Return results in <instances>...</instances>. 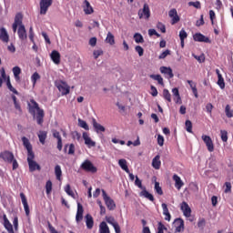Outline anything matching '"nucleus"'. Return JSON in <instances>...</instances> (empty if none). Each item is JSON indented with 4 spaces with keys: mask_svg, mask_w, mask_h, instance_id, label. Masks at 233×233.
Here are the masks:
<instances>
[{
    "mask_svg": "<svg viewBox=\"0 0 233 233\" xmlns=\"http://www.w3.org/2000/svg\"><path fill=\"white\" fill-rule=\"evenodd\" d=\"M29 106V113L35 116V110H36V123L37 125L42 126L43 123H45V110L41 109L39 107V104L35 102V100L31 99L30 103L28 104Z\"/></svg>",
    "mask_w": 233,
    "mask_h": 233,
    "instance_id": "f257e3e1",
    "label": "nucleus"
},
{
    "mask_svg": "<svg viewBox=\"0 0 233 233\" xmlns=\"http://www.w3.org/2000/svg\"><path fill=\"white\" fill-rule=\"evenodd\" d=\"M34 159H35V155L33 153L27 155V163L29 165V172H35V170H41V166L37 164Z\"/></svg>",
    "mask_w": 233,
    "mask_h": 233,
    "instance_id": "f03ea898",
    "label": "nucleus"
},
{
    "mask_svg": "<svg viewBox=\"0 0 233 233\" xmlns=\"http://www.w3.org/2000/svg\"><path fill=\"white\" fill-rule=\"evenodd\" d=\"M56 86L61 92L62 96H68L70 94V86L63 80L56 82Z\"/></svg>",
    "mask_w": 233,
    "mask_h": 233,
    "instance_id": "7ed1b4c3",
    "label": "nucleus"
},
{
    "mask_svg": "<svg viewBox=\"0 0 233 233\" xmlns=\"http://www.w3.org/2000/svg\"><path fill=\"white\" fill-rule=\"evenodd\" d=\"M102 197L106 203V207L109 210H116V202L114 201V199H112L110 197H108V195L106 194V191H105V189H102Z\"/></svg>",
    "mask_w": 233,
    "mask_h": 233,
    "instance_id": "20e7f679",
    "label": "nucleus"
},
{
    "mask_svg": "<svg viewBox=\"0 0 233 233\" xmlns=\"http://www.w3.org/2000/svg\"><path fill=\"white\" fill-rule=\"evenodd\" d=\"M80 168H82V170H85V172H91L92 174H96V172H97V167H96L90 160H85L81 164Z\"/></svg>",
    "mask_w": 233,
    "mask_h": 233,
    "instance_id": "39448f33",
    "label": "nucleus"
},
{
    "mask_svg": "<svg viewBox=\"0 0 233 233\" xmlns=\"http://www.w3.org/2000/svg\"><path fill=\"white\" fill-rule=\"evenodd\" d=\"M52 3V0H40V15H46Z\"/></svg>",
    "mask_w": 233,
    "mask_h": 233,
    "instance_id": "423d86ee",
    "label": "nucleus"
},
{
    "mask_svg": "<svg viewBox=\"0 0 233 233\" xmlns=\"http://www.w3.org/2000/svg\"><path fill=\"white\" fill-rule=\"evenodd\" d=\"M139 19H150V7L145 4L143 9L138 10Z\"/></svg>",
    "mask_w": 233,
    "mask_h": 233,
    "instance_id": "0eeeda50",
    "label": "nucleus"
},
{
    "mask_svg": "<svg viewBox=\"0 0 233 233\" xmlns=\"http://www.w3.org/2000/svg\"><path fill=\"white\" fill-rule=\"evenodd\" d=\"M14 158V153L10 151H4L0 153V159H3L5 163H12Z\"/></svg>",
    "mask_w": 233,
    "mask_h": 233,
    "instance_id": "6e6552de",
    "label": "nucleus"
},
{
    "mask_svg": "<svg viewBox=\"0 0 233 233\" xmlns=\"http://www.w3.org/2000/svg\"><path fill=\"white\" fill-rule=\"evenodd\" d=\"M202 140L206 144L208 152H214V142H212V138L209 136L203 135Z\"/></svg>",
    "mask_w": 233,
    "mask_h": 233,
    "instance_id": "1a4fd4ad",
    "label": "nucleus"
},
{
    "mask_svg": "<svg viewBox=\"0 0 233 233\" xmlns=\"http://www.w3.org/2000/svg\"><path fill=\"white\" fill-rule=\"evenodd\" d=\"M168 15L171 18V25H176L179 23L180 18L179 15H177V10H176V8L171 9L168 12Z\"/></svg>",
    "mask_w": 233,
    "mask_h": 233,
    "instance_id": "9d476101",
    "label": "nucleus"
},
{
    "mask_svg": "<svg viewBox=\"0 0 233 233\" xmlns=\"http://www.w3.org/2000/svg\"><path fill=\"white\" fill-rule=\"evenodd\" d=\"M193 39H194V41H197L198 43H210V38L205 36L201 33H196L193 35Z\"/></svg>",
    "mask_w": 233,
    "mask_h": 233,
    "instance_id": "9b49d317",
    "label": "nucleus"
},
{
    "mask_svg": "<svg viewBox=\"0 0 233 233\" xmlns=\"http://www.w3.org/2000/svg\"><path fill=\"white\" fill-rule=\"evenodd\" d=\"M180 208L186 218H190V216H192V209L187 202H182Z\"/></svg>",
    "mask_w": 233,
    "mask_h": 233,
    "instance_id": "f8f14e48",
    "label": "nucleus"
},
{
    "mask_svg": "<svg viewBox=\"0 0 233 233\" xmlns=\"http://www.w3.org/2000/svg\"><path fill=\"white\" fill-rule=\"evenodd\" d=\"M17 34L20 41H26V39H28V35H26V28L25 25L18 27Z\"/></svg>",
    "mask_w": 233,
    "mask_h": 233,
    "instance_id": "ddd939ff",
    "label": "nucleus"
},
{
    "mask_svg": "<svg viewBox=\"0 0 233 233\" xmlns=\"http://www.w3.org/2000/svg\"><path fill=\"white\" fill-rule=\"evenodd\" d=\"M20 198L22 199V204L24 205V210L25 212V215L30 216V207L28 206L26 196H25V193H20Z\"/></svg>",
    "mask_w": 233,
    "mask_h": 233,
    "instance_id": "4468645a",
    "label": "nucleus"
},
{
    "mask_svg": "<svg viewBox=\"0 0 233 233\" xmlns=\"http://www.w3.org/2000/svg\"><path fill=\"white\" fill-rule=\"evenodd\" d=\"M53 137L57 139V149L59 151L63 150V138L61 137V134H59V131L55 130L53 132Z\"/></svg>",
    "mask_w": 233,
    "mask_h": 233,
    "instance_id": "2eb2a0df",
    "label": "nucleus"
},
{
    "mask_svg": "<svg viewBox=\"0 0 233 233\" xmlns=\"http://www.w3.org/2000/svg\"><path fill=\"white\" fill-rule=\"evenodd\" d=\"M50 57L55 65H59V63H61V54H59L57 50H53Z\"/></svg>",
    "mask_w": 233,
    "mask_h": 233,
    "instance_id": "dca6fc26",
    "label": "nucleus"
},
{
    "mask_svg": "<svg viewBox=\"0 0 233 233\" xmlns=\"http://www.w3.org/2000/svg\"><path fill=\"white\" fill-rule=\"evenodd\" d=\"M82 137L85 141V145H87V147L90 148L92 147H96V142L93 141L92 138L88 136V133L84 132L82 135Z\"/></svg>",
    "mask_w": 233,
    "mask_h": 233,
    "instance_id": "f3484780",
    "label": "nucleus"
},
{
    "mask_svg": "<svg viewBox=\"0 0 233 233\" xmlns=\"http://www.w3.org/2000/svg\"><path fill=\"white\" fill-rule=\"evenodd\" d=\"M23 145L27 150V156H30L31 154H34V151L32 149V144H30V140L26 138V137H22Z\"/></svg>",
    "mask_w": 233,
    "mask_h": 233,
    "instance_id": "a211bd4d",
    "label": "nucleus"
},
{
    "mask_svg": "<svg viewBox=\"0 0 233 233\" xmlns=\"http://www.w3.org/2000/svg\"><path fill=\"white\" fill-rule=\"evenodd\" d=\"M160 73L164 74V76H167L169 79H172V77H174V73L171 67H167L163 66L160 67Z\"/></svg>",
    "mask_w": 233,
    "mask_h": 233,
    "instance_id": "6ab92c4d",
    "label": "nucleus"
},
{
    "mask_svg": "<svg viewBox=\"0 0 233 233\" xmlns=\"http://www.w3.org/2000/svg\"><path fill=\"white\" fill-rule=\"evenodd\" d=\"M0 40L3 41V43H8V41H10L8 32L5 27L0 28Z\"/></svg>",
    "mask_w": 233,
    "mask_h": 233,
    "instance_id": "aec40b11",
    "label": "nucleus"
},
{
    "mask_svg": "<svg viewBox=\"0 0 233 233\" xmlns=\"http://www.w3.org/2000/svg\"><path fill=\"white\" fill-rule=\"evenodd\" d=\"M173 181H175V187L177 190H181V187L185 185L181 177L177 174L173 175Z\"/></svg>",
    "mask_w": 233,
    "mask_h": 233,
    "instance_id": "412c9836",
    "label": "nucleus"
},
{
    "mask_svg": "<svg viewBox=\"0 0 233 233\" xmlns=\"http://www.w3.org/2000/svg\"><path fill=\"white\" fill-rule=\"evenodd\" d=\"M92 125L93 128H95V131L96 134H99V132H105V127H103L101 124L97 123V120L96 118H92Z\"/></svg>",
    "mask_w": 233,
    "mask_h": 233,
    "instance_id": "4be33fe9",
    "label": "nucleus"
},
{
    "mask_svg": "<svg viewBox=\"0 0 233 233\" xmlns=\"http://www.w3.org/2000/svg\"><path fill=\"white\" fill-rule=\"evenodd\" d=\"M4 227L9 233H15L14 232V226L10 223V220L6 218V215H4Z\"/></svg>",
    "mask_w": 233,
    "mask_h": 233,
    "instance_id": "5701e85b",
    "label": "nucleus"
},
{
    "mask_svg": "<svg viewBox=\"0 0 233 233\" xmlns=\"http://www.w3.org/2000/svg\"><path fill=\"white\" fill-rule=\"evenodd\" d=\"M162 210H163V216H165L166 221H170L172 219V216L170 215V212L168 211V207L166 203H162L161 205Z\"/></svg>",
    "mask_w": 233,
    "mask_h": 233,
    "instance_id": "b1692460",
    "label": "nucleus"
},
{
    "mask_svg": "<svg viewBox=\"0 0 233 233\" xmlns=\"http://www.w3.org/2000/svg\"><path fill=\"white\" fill-rule=\"evenodd\" d=\"M175 225H179L176 227V232H182V230H185V221L182 218H176Z\"/></svg>",
    "mask_w": 233,
    "mask_h": 233,
    "instance_id": "393cba45",
    "label": "nucleus"
},
{
    "mask_svg": "<svg viewBox=\"0 0 233 233\" xmlns=\"http://www.w3.org/2000/svg\"><path fill=\"white\" fill-rule=\"evenodd\" d=\"M161 157L157 155L152 160V167L155 170H159L161 168Z\"/></svg>",
    "mask_w": 233,
    "mask_h": 233,
    "instance_id": "a878e982",
    "label": "nucleus"
},
{
    "mask_svg": "<svg viewBox=\"0 0 233 233\" xmlns=\"http://www.w3.org/2000/svg\"><path fill=\"white\" fill-rule=\"evenodd\" d=\"M216 74L218 76V86L221 88V90H223L225 88V79L223 78V76L221 75V72L219 71V69H216Z\"/></svg>",
    "mask_w": 233,
    "mask_h": 233,
    "instance_id": "bb28decb",
    "label": "nucleus"
},
{
    "mask_svg": "<svg viewBox=\"0 0 233 233\" xmlns=\"http://www.w3.org/2000/svg\"><path fill=\"white\" fill-rule=\"evenodd\" d=\"M84 12L86 15H90V14H94V8L90 5V2L88 0L84 1Z\"/></svg>",
    "mask_w": 233,
    "mask_h": 233,
    "instance_id": "cd10ccee",
    "label": "nucleus"
},
{
    "mask_svg": "<svg viewBox=\"0 0 233 233\" xmlns=\"http://www.w3.org/2000/svg\"><path fill=\"white\" fill-rule=\"evenodd\" d=\"M86 225L89 230H92V228H94V218H92V215H86Z\"/></svg>",
    "mask_w": 233,
    "mask_h": 233,
    "instance_id": "c85d7f7f",
    "label": "nucleus"
},
{
    "mask_svg": "<svg viewBox=\"0 0 233 233\" xmlns=\"http://www.w3.org/2000/svg\"><path fill=\"white\" fill-rule=\"evenodd\" d=\"M118 165L122 168V170H125L127 174H130V169H128V165H127V159L121 158L118 160Z\"/></svg>",
    "mask_w": 233,
    "mask_h": 233,
    "instance_id": "c756f323",
    "label": "nucleus"
},
{
    "mask_svg": "<svg viewBox=\"0 0 233 233\" xmlns=\"http://www.w3.org/2000/svg\"><path fill=\"white\" fill-rule=\"evenodd\" d=\"M13 74H14V76H15V79L17 83H19V81H21V67L19 66H15L13 67Z\"/></svg>",
    "mask_w": 233,
    "mask_h": 233,
    "instance_id": "7c9ffc66",
    "label": "nucleus"
},
{
    "mask_svg": "<svg viewBox=\"0 0 233 233\" xmlns=\"http://www.w3.org/2000/svg\"><path fill=\"white\" fill-rule=\"evenodd\" d=\"M13 24L17 25L18 27L25 26V25H23V14L17 13L15 16V22Z\"/></svg>",
    "mask_w": 233,
    "mask_h": 233,
    "instance_id": "2f4dec72",
    "label": "nucleus"
},
{
    "mask_svg": "<svg viewBox=\"0 0 233 233\" xmlns=\"http://www.w3.org/2000/svg\"><path fill=\"white\" fill-rule=\"evenodd\" d=\"M47 136H48V133L46 131L40 130L38 132V139L41 145H45Z\"/></svg>",
    "mask_w": 233,
    "mask_h": 233,
    "instance_id": "473e14b6",
    "label": "nucleus"
},
{
    "mask_svg": "<svg viewBox=\"0 0 233 233\" xmlns=\"http://www.w3.org/2000/svg\"><path fill=\"white\" fill-rule=\"evenodd\" d=\"M99 233H110V228L106 225V222L103 221L99 225Z\"/></svg>",
    "mask_w": 233,
    "mask_h": 233,
    "instance_id": "72a5a7b5",
    "label": "nucleus"
},
{
    "mask_svg": "<svg viewBox=\"0 0 233 233\" xmlns=\"http://www.w3.org/2000/svg\"><path fill=\"white\" fill-rule=\"evenodd\" d=\"M106 43H107L108 45L114 46L116 45V38L115 36L112 35V33L108 32L106 37Z\"/></svg>",
    "mask_w": 233,
    "mask_h": 233,
    "instance_id": "f704fd0d",
    "label": "nucleus"
},
{
    "mask_svg": "<svg viewBox=\"0 0 233 233\" xmlns=\"http://www.w3.org/2000/svg\"><path fill=\"white\" fill-rule=\"evenodd\" d=\"M55 176L58 181H61V176H63V171L61 170V166L56 165L55 167Z\"/></svg>",
    "mask_w": 233,
    "mask_h": 233,
    "instance_id": "c9c22d12",
    "label": "nucleus"
},
{
    "mask_svg": "<svg viewBox=\"0 0 233 233\" xmlns=\"http://www.w3.org/2000/svg\"><path fill=\"white\" fill-rule=\"evenodd\" d=\"M225 114L228 119H231V117H233V107L230 105L226 106Z\"/></svg>",
    "mask_w": 233,
    "mask_h": 233,
    "instance_id": "e433bc0d",
    "label": "nucleus"
},
{
    "mask_svg": "<svg viewBox=\"0 0 233 233\" xmlns=\"http://www.w3.org/2000/svg\"><path fill=\"white\" fill-rule=\"evenodd\" d=\"M140 196H143L147 199H149V201H155L154 195L150 194L147 191V188L141 191Z\"/></svg>",
    "mask_w": 233,
    "mask_h": 233,
    "instance_id": "4c0bfd02",
    "label": "nucleus"
},
{
    "mask_svg": "<svg viewBox=\"0 0 233 233\" xmlns=\"http://www.w3.org/2000/svg\"><path fill=\"white\" fill-rule=\"evenodd\" d=\"M163 97L167 103H172V95H170V91L168 89L163 90Z\"/></svg>",
    "mask_w": 233,
    "mask_h": 233,
    "instance_id": "58836bf2",
    "label": "nucleus"
},
{
    "mask_svg": "<svg viewBox=\"0 0 233 233\" xmlns=\"http://www.w3.org/2000/svg\"><path fill=\"white\" fill-rule=\"evenodd\" d=\"M39 79H41V75H39V73L35 72L32 76H31V81L33 83V86H35L37 81H39Z\"/></svg>",
    "mask_w": 233,
    "mask_h": 233,
    "instance_id": "ea45409f",
    "label": "nucleus"
},
{
    "mask_svg": "<svg viewBox=\"0 0 233 233\" xmlns=\"http://www.w3.org/2000/svg\"><path fill=\"white\" fill-rule=\"evenodd\" d=\"M133 37H134L135 42L137 43V44L145 43V38H143L142 34L136 33Z\"/></svg>",
    "mask_w": 233,
    "mask_h": 233,
    "instance_id": "a19ab883",
    "label": "nucleus"
},
{
    "mask_svg": "<svg viewBox=\"0 0 233 233\" xmlns=\"http://www.w3.org/2000/svg\"><path fill=\"white\" fill-rule=\"evenodd\" d=\"M78 127H80V128H84V130H90V127H88L86 121L81 118H78Z\"/></svg>",
    "mask_w": 233,
    "mask_h": 233,
    "instance_id": "79ce46f5",
    "label": "nucleus"
},
{
    "mask_svg": "<svg viewBox=\"0 0 233 233\" xmlns=\"http://www.w3.org/2000/svg\"><path fill=\"white\" fill-rule=\"evenodd\" d=\"M149 77L151 79H154L155 81H157L158 85H164L163 77L161 76V75H150Z\"/></svg>",
    "mask_w": 233,
    "mask_h": 233,
    "instance_id": "37998d69",
    "label": "nucleus"
},
{
    "mask_svg": "<svg viewBox=\"0 0 233 233\" xmlns=\"http://www.w3.org/2000/svg\"><path fill=\"white\" fill-rule=\"evenodd\" d=\"M220 137L223 143H227L228 141V132L227 130H220Z\"/></svg>",
    "mask_w": 233,
    "mask_h": 233,
    "instance_id": "c03bdc74",
    "label": "nucleus"
},
{
    "mask_svg": "<svg viewBox=\"0 0 233 233\" xmlns=\"http://www.w3.org/2000/svg\"><path fill=\"white\" fill-rule=\"evenodd\" d=\"M6 85L10 92H13V94H15L16 96H19V92L16 91V89L12 86V83L10 82V78L7 79Z\"/></svg>",
    "mask_w": 233,
    "mask_h": 233,
    "instance_id": "a18cd8bd",
    "label": "nucleus"
},
{
    "mask_svg": "<svg viewBox=\"0 0 233 233\" xmlns=\"http://www.w3.org/2000/svg\"><path fill=\"white\" fill-rule=\"evenodd\" d=\"M135 185L136 187H138V188H141V190H144L146 187H143V182L141 179H139V177L136 176V180H135Z\"/></svg>",
    "mask_w": 233,
    "mask_h": 233,
    "instance_id": "49530a36",
    "label": "nucleus"
},
{
    "mask_svg": "<svg viewBox=\"0 0 233 233\" xmlns=\"http://www.w3.org/2000/svg\"><path fill=\"white\" fill-rule=\"evenodd\" d=\"M185 127H186L187 132H188L189 134H192V121L186 120Z\"/></svg>",
    "mask_w": 233,
    "mask_h": 233,
    "instance_id": "de8ad7c7",
    "label": "nucleus"
},
{
    "mask_svg": "<svg viewBox=\"0 0 233 233\" xmlns=\"http://www.w3.org/2000/svg\"><path fill=\"white\" fill-rule=\"evenodd\" d=\"M155 190L158 196H163V189L159 186V182H155Z\"/></svg>",
    "mask_w": 233,
    "mask_h": 233,
    "instance_id": "09e8293b",
    "label": "nucleus"
},
{
    "mask_svg": "<svg viewBox=\"0 0 233 233\" xmlns=\"http://www.w3.org/2000/svg\"><path fill=\"white\" fill-rule=\"evenodd\" d=\"M157 28H158V30H160V32H162V34H166L167 33V27L165 26V25L161 22H158L157 24Z\"/></svg>",
    "mask_w": 233,
    "mask_h": 233,
    "instance_id": "8fccbe9b",
    "label": "nucleus"
},
{
    "mask_svg": "<svg viewBox=\"0 0 233 233\" xmlns=\"http://www.w3.org/2000/svg\"><path fill=\"white\" fill-rule=\"evenodd\" d=\"M46 192L47 195L52 193V181L51 180H48L46 184Z\"/></svg>",
    "mask_w": 233,
    "mask_h": 233,
    "instance_id": "3c124183",
    "label": "nucleus"
},
{
    "mask_svg": "<svg viewBox=\"0 0 233 233\" xmlns=\"http://www.w3.org/2000/svg\"><path fill=\"white\" fill-rule=\"evenodd\" d=\"M65 192L68 195L71 196L72 198H74V191H72V188L70 187V184H67L65 187Z\"/></svg>",
    "mask_w": 233,
    "mask_h": 233,
    "instance_id": "603ef678",
    "label": "nucleus"
},
{
    "mask_svg": "<svg viewBox=\"0 0 233 233\" xmlns=\"http://www.w3.org/2000/svg\"><path fill=\"white\" fill-rule=\"evenodd\" d=\"M136 52H137L139 57H142L143 54H145V49L141 46H137L135 47Z\"/></svg>",
    "mask_w": 233,
    "mask_h": 233,
    "instance_id": "864d4df0",
    "label": "nucleus"
},
{
    "mask_svg": "<svg viewBox=\"0 0 233 233\" xmlns=\"http://www.w3.org/2000/svg\"><path fill=\"white\" fill-rule=\"evenodd\" d=\"M189 6H194V8H198V10L201 9V2L196 1V2H189Z\"/></svg>",
    "mask_w": 233,
    "mask_h": 233,
    "instance_id": "5fc2aeb1",
    "label": "nucleus"
},
{
    "mask_svg": "<svg viewBox=\"0 0 233 233\" xmlns=\"http://www.w3.org/2000/svg\"><path fill=\"white\" fill-rule=\"evenodd\" d=\"M179 37H180V40H185L187 39V37H188V34H187V31H185V29L180 30Z\"/></svg>",
    "mask_w": 233,
    "mask_h": 233,
    "instance_id": "6e6d98bb",
    "label": "nucleus"
},
{
    "mask_svg": "<svg viewBox=\"0 0 233 233\" xmlns=\"http://www.w3.org/2000/svg\"><path fill=\"white\" fill-rule=\"evenodd\" d=\"M205 225H207V220L205 218H199L198 222V228H205Z\"/></svg>",
    "mask_w": 233,
    "mask_h": 233,
    "instance_id": "4d7b16f0",
    "label": "nucleus"
},
{
    "mask_svg": "<svg viewBox=\"0 0 233 233\" xmlns=\"http://www.w3.org/2000/svg\"><path fill=\"white\" fill-rule=\"evenodd\" d=\"M164 230H167V227L162 222H158L157 233H165Z\"/></svg>",
    "mask_w": 233,
    "mask_h": 233,
    "instance_id": "13d9d810",
    "label": "nucleus"
},
{
    "mask_svg": "<svg viewBox=\"0 0 233 233\" xmlns=\"http://www.w3.org/2000/svg\"><path fill=\"white\" fill-rule=\"evenodd\" d=\"M157 145L159 147H163V145H165V137H163L161 135L157 136Z\"/></svg>",
    "mask_w": 233,
    "mask_h": 233,
    "instance_id": "bf43d9fd",
    "label": "nucleus"
},
{
    "mask_svg": "<svg viewBox=\"0 0 233 233\" xmlns=\"http://www.w3.org/2000/svg\"><path fill=\"white\" fill-rule=\"evenodd\" d=\"M167 56H170V50L168 49L160 54L158 59H165Z\"/></svg>",
    "mask_w": 233,
    "mask_h": 233,
    "instance_id": "052dcab7",
    "label": "nucleus"
},
{
    "mask_svg": "<svg viewBox=\"0 0 233 233\" xmlns=\"http://www.w3.org/2000/svg\"><path fill=\"white\" fill-rule=\"evenodd\" d=\"M93 56L95 57V59H97L99 57V56H103V51L102 49H97V50H95L93 52Z\"/></svg>",
    "mask_w": 233,
    "mask_h": 233,
    "instance_id": "680f3d73",
    "label": "nucleus"
},
{
    "mask_svg": "<svg viewBox=\"0 0 233 233\" xmlns=\"http://www.w3.org/2000/svg\"><path fill=\"white\" fill-rule=\"evenodd\" d=\"M148 35H156L157 37H161V35H159L158 32L156 31V29H149Z\"/></svg>",
    "mask_w": 233,
    "mask_h": 233,
    "instance_id": "e2e57ef3",
    "label": "nucleus"
},
{
    "mask_svg": "<svg viewBox=\"0 0 233 233\" xmlns=\"http://www.w3.org/2000/svg\"><path fill=\"white\" fill-rule=\"evenodd\" d=\"M68 154L69 156L76 154V146L74 144L69 145Z\"/></svg>",
    "mask_w": 233,
    "mask_h": 233,
    "instance_id": "0e129e2a",
    "label": "nucleus"
},
{
    "mask_svg": "<svg viewBox=\"0 0 233 233\" xmlns=\"http://www.w3.org/2000/svg\"><path fill=\"white\" fill-rule=\"evenodd\" d=\"M203 25H205V20L203 18V15H201L200 19L196 22V26H203Z\"/></svg>",
    "mask_w": 233,
    "mask_h": 233,
    "instance_id": "69168bd1",
    "label": "nucleus"
},
{
    "mask_svg": "<svg viewBox=\"0 0 233 233\" xmlns=\"http://www.w3.org/2000/svg\"><path fill=\"white\" fill-rule=\"evenodd\" d=\"M89 45L90 46H96V45H97V38L96 37L90 38Z\"/></svg>",
    "mask_w": 233,
    "mask_h": 233,
    "instance_id": "338daca9",
    "label": "nucleus"
},
{
    "mask_svg": "<svg viewBox=\"0 0 233 233\" xmlns=\"http://www.w3.org/2000/svg\"><path fill=\"white\" fill-rule=\"evenodd\" d=\"M48 229H49L50 233H59V232H57L56 228H54V226H52V224L50 222H48Z\"/></svg>",
    "mask_w": 233,
    "mask_h": 233,
    "instance_id": "774afa93",
    "label": "nucleus"
}]
</instances>
